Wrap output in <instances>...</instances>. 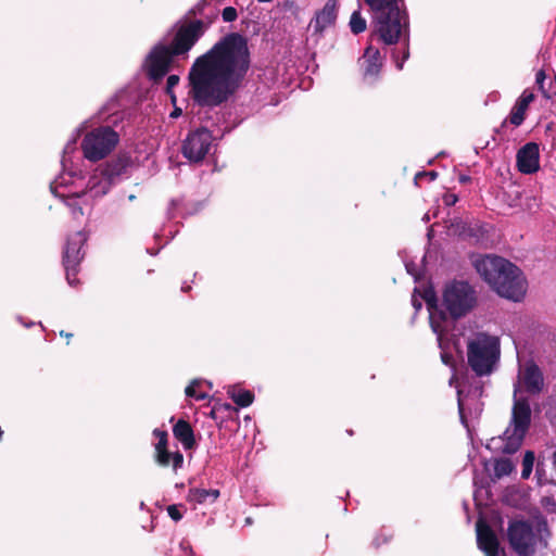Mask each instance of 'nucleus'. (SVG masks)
I'll use <instances>...</instances> for the list:
<instances>
[{"label": "nucleus", "mask_w": 556, "mask_h": 556, "mask_svg": "<svg viewBox=\"0 0 556 556\" xmlns=\"http://www.w3.org/2000/svg\"><path fill=\"white\" fill-rule=\"evenodd\" d=\"M167 514L176 522L182 519V514L179 510V506L176 504L167 506Z\"/></svg>", "instance_id": "72a5a7b5"}, {"label": "nucleus", "mask_w": 556, "mask_h": 556, "mask_svg": "<svg viewBox=\"0 0 556 556\" xmlns=\"http://www.w3.org/2000/svg\"><path fill=\"white\" fill-rule=\"evenodd\" d=\"M364 76L377 77L381 71L382 58L379 49L368 46L363 55Z\"/></svg>", "instance_id": "4be33fe9"}, {"label": "nucleus", "mask_w": 556, "mask_h": 556, "mask_svg": "<svg viewBox=\"0 0 556 556\" xmlns=\"http://www.w3.org/2000/svg\"><path fill=\"white\" fill-rule=\"evenodd\" d=\"M494 478L501 479L509 476L515 470V465L509 458L494 459Z\"/></svg>", "instance_id": "393cba45"}, {"label": "nucleus", "mask_w": 556, "mask_h": 556, "mask_svg": "<svg viewBox=\"0 0 556 556\" xmlns=\"http://www.w3.org/2000/svg\"><path fill=\"white\" fill-rule=\"evenodd\" d=\"M392 539V534H387V533H379L375 540H374V545L376 547H379L381 544H386L388 543L390 540Z\"/></svg>", "instance_id": "f704fd0d"}, {"label": "nucleus", "mask_w": 556, "mask_h": 556, "mask_svg": "<svg viewBox=\"0 0 556 556\" xmlns=\"http://www.w3.org/2000/svg\"><path fill=\"white\" fill-rule=\"evenodd\" d=\"M506 123H507V119H505V121L503 122L502 127H504V126L506 125Z\"/></svg>", "instance_id": "c03bdc74"}, {"label": "nucleus", "mask_w": 556, "mask_h": 556, "mask_svg": "<svg viewBox=\"0 0 556 556\" xmlns=\"http://www.w3.org/2000/svg\"><path fill=\"white\" fill-rule=\"evenodd\" d=\"M525 390L530 394H539L544 388V377L540 367L534 362L526 364L522 372Z\"/></svg>", "instance_id": "dca6fc26"}, {"label": "nucleus", "mask_w": 556, "mask_h": 556, "mask_svg": "<svg viewBox=\"0 0 556 556\" xmlns=\"http://www.w3.org/2000/svg\"><path fill=\"white\" fill-rule=\"evenodd\" d=\"M552 532L547 520L513 519L507 526V541L518 556H534L540 548H546Z\"/></svg>", "instance_id": "20e7f679"}, {"label": "nucleus", "mask_w": 556, "mask_h": 556, "mask_svg": "<svg viewBox=\"0 0 556 556\" xmlns=\"http://www.w3.org/2000/svg\"><path fill=\"white\" fill-rule=\"evenodd\" d=\"M199 384V382L197 380L192 381V383H190L186 390H185V393L188 397H193L197 401H203L207 397V394L204 393V392H198L195 390V387Z\"/></svg>", "instance_id": "c85d7f7f"}, {"label": "nucleus", "mask_w": 556, "mask_h": 556, "mask_svg": "<svg viewBox=\"0 0 556 556\" xmlns=\"http://www.w3.org/2000/svg\"><path fill=\"white\" fill-rule=\"evenodd\" d=\"M136 197L134 194L129 195V200H134Z\"/></svg>", "instance_id": "37998d69"}, {"label": "nucleus", "mask_w": 556, "mask_h": 556, "mask_svg": "<svg viewBox=\"0 0 556 556\" xmlns=\"http://www.w3.org/2000/svg\"><path fill=\"white\" fill-rule=\"evenodd\" d=\"M544 79H545V73H544V71H539V72L536 73V83H538L540 86H542V84H543Z\"/></svg>", "instance_id": "4c0bfd02"}, {"label": "nucleus", "mask_w": 556, "mask_h": 556, "mask_svg": "<svg viewBox=\"0 0 556 556\" xmlns=\"http://www.w3.org/2000/svg\"><path fill=\"white\" fill-rule=\"evenodd\" d=\"M230 397L238 406L248 407L254 401V393L250 390L232 391Z\"/></svg>", "instance_id": "a878e982"}, {"label": "nucleus", "mask_w": 556, "mask_h": 556, "mask_svg": "<svg viewBox=\"0 0 556 556\" xmlns=\"http://www.w3.org/2000/svg\"><path fill=\"white\" fill-rule=\"evenodd\" d=\"M517 168L522 174H533L539 167L540 150L535 142L526 143L517 152Z\"/></svg>", "instance_id": "4468645a"}, {"label": "nucleus", "mask_w": 556, "mask_h": 556, "mask_svg": "<svg viewBox=\"0 0 556 556\" xmlns=\"http://www.w3.org/2000/svg\"><path fill=\"white\" fill-rule=\"evenodd\" d=\"M477 303V292L467 281L453 280L443 290L442 306L446 309V319L458 320L465 317Z\"/></svg>", "instance_id": "39448f33"}, {"label": "nucleus", "mask_w": 556, "mask_h": 556, "mask_svg": "<svg viewBox=\"0 0 556 556\" xmlns=\"http://www.w3.org/2000/svg\"><path fill=\"white\" fill-rule=\"evenodd\" d=\"M179 76L178 75H169L166 80V93L169 94L173 103L176 102V96L173 92V89L178 85Z\"/></svg>", "instance_id": "c756f323"}, {"label": "nucleus", "mask_w": 556, "mask_h": 556, "mask_svg": "<svg viewBox=\"0 0 556 556\" xmlns=\"http://www.w3.org/2000/svg\"><path fill=\"white\" fill-rule=\"evenodd\" d=\"M535 455L532 451H527L522 459L521 478L528 479L532 472Z\"/></svg>", "instance_id": "cd10ccee"}, {"label": "nucleus", "mask_w": 556, "mask_h": 556, "mask_svg": "<svg viewBox=\"0 0 556 556\" xmlns=\"http://www.w3.org/2000/svg\"><path fill=\"white\" fill-rule=\"evenodd\" d=\"M458 180L460 184L466 185L471 180V178L467 175H460Z\"/></svg>", "instance_id": "58836bf2"}, {"label": "nucleus", "mask_w": 556, "mask_h": 556, "mask_svg": "<svg viewBox=\"0 0 556 556\" xmlns=\"http://www.w3.org/2000/svg\"><path fill=\"white\" fill-rule=\"evenodd\" d=\"M526 434L522 432H516L515 430L508 427L503 437H498L497 439L492 438L491 443L486 445L488 448H492L491 444L501 441L503 444L501 446L495 447L503 454H515L522 445L523 439Z\"/></svg>", "instance_id": "f3484780"}, {"label": "nucleus", "mask_w": 556, "mask_h": 556, "mask_svg": "<svg viewBox=\"0 0 556 556\" xmlns=\"http://www.w3.org/2000/svg\"><path fill=\"white\" fill-rule=\"evenodd\" d=\"M533 100L534 94L532 92H528L527 90L522 92L510 111L508 121L511 125L518 127L523 123L526 112Z\"/></svg>", "instance_id": "5701e85b"}, {"label": "nucleus", "mask_w": 556, "mask_h": 556, "mask_svg": "<svg viewBox=\"0 0 556 556\" xmlns=\"http://www.w3.org/2000/svg\"><path fill=\"white\" fill-rule=\"evenodd\" d=\"M478 274L502 298L519 302L527 288L521 270L508 260L486 255L475 262Z\"/></svg>", "instance_id": "7ed1b4c3"}, {"label": "nucleus", "mask_w": 556, "mask_h": 556, "mask_svg": "<svg viewBox=\"0 0 556 556\" xmlns=\"http://www.w3.org/2000/svg\"><path fill=\"white\" fill-rule=\"evenodd\" d=\"M87 236L83 231H76L68 236L62 253V264L65 270V277L70 286L77 287L80 281L77 275L80 270V264L85 257V243Z\"/></svg>", "instance_id": "6e6552de"}, {"label": "nucleus", "mask_w": 556, "mask_h": 556, "mask_svg": "<svg viewBox=\"0 0 556 556\" xmlns=\"http://www.w3.org/2000/svg\"><path fill=\"white\" fill-rule=\"evenodd\" d=\"M425 301L429 312V319L432 330L441 334L444 330L443 323L446 321V309L440 306L435 294H426Z\"/></svg>", "instance_id": "6ab92c4d"}, {"label": "nucleus", "mask_w": 556, "mask_h": 556, "mask_svg": "<svg viewBox=\"0 0 556 556\" xmlns=\"http://www.w3.org/2000/svg\"><path fill=\"white\" fill-rule=\"evenodd\" d=\"M174 438L181 443L185 450H193L197 446L194 431L189 421L179 419L173 426Z\"/></svg>", "instance_id": "412c9836"}, {"label": "nucleus", "mask_w": 556, "mask_h": 556, "mask_svg": "<svg viewBox=\"0 0 556 556\" xmlns=\"http://www.w3.org/2000/svg\"><path fill=\"white\" fill-rule=\"evenodd\" d=\"M207 0L199 1L194 7L188 11V16L204 15V9Z\"/></svg>", "instance_id": "473e14b6"}, {"label": "nucleus", "mask_w": 556, "mask_h": 556, "mask_svg": "<svg viewBox=\"0 0 556 556\" xmlns=\"http://www.w3.org/2000/svg\"><path fill=\"white\" fill-rule=\"evenodd\" d=\"M350 28H351V31L354 34V35H358V34H362L366 30L367 28V22L366 20L362 16V13L359 10H356L352 13L351 15V18H350Z\"/></svg>", "instance_id": "bb28decb"}, {"label": "nucleus", "mask_w": 556, "mask_h": 556, "mask_svg": "<svg viewBox=\"0 0 556 556\" xmlns=\"http://www.w3.org/2000/svg\"><path fill=\"white\" fill-rule=\"evenodd\" d=\"M500 355L497 338L479 334L467 344L468 364L479 377L490 375Z\"/></svg>", "instance_id": "423d86ee"}, {"label": "nucleus", "mask_w": 556, "mask_h": 556, "mask_svg": "<svg viewBox=\"0 0 556 556\" xmlns=\"http://www.w3.org/2000/svg\"><path fill=\"white\" fill-rule=\"evenodd\" d=\"M222 17L224 22H233L238 17V12L233 7H226L222 12Z\"/></svg>", "instance_id": "2f4dec72"}, {"label": "nucleus", "mask_w": 556, "mask_h": 556, "mask_svg": "<svg viewBox=\"0 0 556 556\" xmlns=\"http://www.w3.org/2000/svg\"><path fill=\"white\" fill-rule=\"evenodd\" d=\"M422 177H427V178H429V180H430V181H433V180H435V179H437V177H438V173H437V172H434V170H430V172H419V173H417V174H416V176H415V180H418V179H420V178H422Z\"/></svg>", "instance_id": "c9c22d12"}, {"label": "nucleus", "mask_w": 556, "mask_h": 556, "mask_svg": "<svg viewBox=\"0 0 556 556\" xmlns=\"http://www.w3.org/2000/svg\"><path fill=\"white\" fill-rule=\"evenodd\" d=\"M67 205L72 211V214L75 218H78L84 214L83 207L77 202V197H73L67 201Z\"/></svg>", "instance_id": "7c9ffc66"}, {"label": "nucleus", "mask_w": 556, "mask_h": 556, "mask_svg": "<svg viewBox=\"0 0 556 556\" xmlns=\"http://www.w3.org/2000/svg\"><path fill=\"white\" fill-rule=\"evenodd\" d=\"M250 66L247 37L228 33L193 62L188 74V94L199 106H219L237 92Z\"/></svg>", "instance_id": "f257e3e1"}, {"label": "nucleus", "mask_w": 556, "mask_h": 556, "mask_svg": "<svg viewBox=\"0 0 556 556\" xmlns=\"http://www.w3.org/2000/svg\"><path fill=\"white\" fill-rule=\"evenodd\" d=\"M168 46L156 45L147 56L146 66L147 75L154 83H159L169 72L173 58Z\"/></svg>", "instance_id": "9b49d317"}, {"label": "nucleus", "mask_w": 556, "mask_h": 556, "mask_svg": "<svg viewBox=\"0 0 556 556\" xmlns=\"http://www.w3.org/2000/svg\"><path fill=\"white\" fill-rule=\"evenodd\" d=\"M458 198L455 194H447L444 198V201L447 205H454L457 202Z\"/></svg>", "instance_id": "e433bc0d"}, {"label": "nucleus", "mask_w": 556, "mask_h": 556, "mask_svg": "<svg viewBox=\"0 0 556 556\" xmlns=\"http://www.w3.org/2000/svg\"><path fill=\"white\" fill-rule=\"evenodd\" d=\"M131 157L127 153H119L116 157L109 161L103 167L101 174L110 182H114L116 178L126 173L131 165Z\"/></svg>", "instance_id": "aec40b11"}, {"label": "nucleus", "mask_w": 556, "mask_h": 556, "mask_svg": "<svg viewBox=\"0 0 556 556\" xmlns=\"http://www.w3.org/2000/svg\"><path fill=\"white\" fill-rule=\"evenodd\" d=\"M152 434L157 439L154 445V460L163 468L172 466L174 472H177L184 465V455L177 450L170 452L168 450V433L159 428L154 429Z\"/></svg>", "instance_id": "f8f14e48"}, {"label": "nucleus", "mask_w": 556, "mask_h": 556, "mask_svg": "<svg viewBox=\"0 0 556 556\" xmlns=\"http://www.w3.org/2000/svg\"><path fill=\"white\" fill-rule=\"evenodd\" d=\"M219 496V491L214 489H190L189 498L198 504H204L207 501L215 502Z\"/></svg>", "instance_id": "b1692460"}, {"label": "nucleus", "mask_w": 556, "mask_h": 556, "mask_svg": "<svg viewBox=\"0 0 556 556\" xmlns=\"http://www.w3.org/2000/svg\"><path fill=\"white\" fill-rule=\"evenodd\" d=\"M217 12L215 11L208 18L207 22L203 20H193L182 24L174 35V38L168 46L172 53L176 56L184 55L189 52L192 47L200 40L205 34L208 26L217 18Z\"/></svg>", "instance_id": "1a4fd4ad"}, {"label": "nucleus", "mask_w": 556, "mask_h": 556, "mask_svg": "<svg viewBox=\"0 0 556 556\" xmlns=\"http://www.w3.org/2000/svg\"><path fill=\"white\" fill-rule=\"evenodd\" d=\"M224 407H225L226 409H231V408H232V406H231L230 404H225V405H224Z\"/></svg>", "instance_id": "79ce46f5"}, {"label": "nucleus", "mask_w": 556, "mask_h": 556, "mask_svg": "<svg viewBox=\"0 0 556 556\" xmlns=\"http://www.w3.org/2000/svg\"><path fill=\"white\" fill-rule=\"evenodd\" d=\"M369 8L371 14L372 40L386 46L403 41V55L400 60L395 53L393 59L399 71L403 70L404 62L409 58V18L403 0H362Z\"/></svg>", "instance_id": "f03ea898"}, {"label": "nucleus", "mask_w": 556, "mask_h": 556, "mask_svg": "<svg viewBox=\"0 0 556 556\" xmlns=\"http://www.w3.org/2000/svg\"><path fill=\"white\" fill-rule=\"evenodd\" d=\"M119 142V135L110 126H99L88 131L80 148L84 156L90 162L106 157Z\"/></svg>", "instance_id": "0eeeda50"}, {"label": "nucleus", "mask_w": 556, "mask_h": 556, "mask_svg": "<svg viewBox=\"0 0 556 556\" xmlns=\"http://www.w3.org/2000/svg\"><path fill=\"white\" fill-rule=\"evenodd\" d=\"M477 544L485 556H498L500 541L493 529L483 521L477 522Z\"/></svg>", "instance_id": "2eb2a0df"}, {"label": "nucleus", "mask_w": 556, "mask_h": 556, "mask_svg": "<svg viewBox=\"0 0 556 556\" xmlns=\"http://www.w3.org/2000/svg\"><path fill=\"white\" fill-rule=\"evenodd\" d=\"M530 425L531 407L528 399H516L511 409L510 429L527 434Z\"/></svg>", "instance_id": "ddd939ff"}, {"label": "nucleus", "mask_w": 556, "mask_h": 556, "mask_svg": "<svg viewBox=\"0 0 556 556\" xmlns=\"http://www.w3.org/2000/svg\"><path fill=\"white\" fill-rule=\"evenodd\" d=\"M181 115V109L175 108L174 111L170 113V117H178Z\"/></svg>", "instance_id": "ea45409f"}, {"label": "nucleus", "mask_w": 556, "mask_h": 556, "mask_svg": "<svg viewBox=\"0 0 556 556\" xmlns=\"http://www.w3.org/2000/svg\"><path fill=\"white\" fill-rule=\"evenodd\" d=\"M212 141V132L205 127H200L188 134L182 142L181 153L190 162L200 163L208 153Z\"/></svg>", "instance_id": "9d476101"}, {"label": "nucleus", "mask_w": 556, "mask_h": 556, "mask_svg": "<svg viewBox=\"0 0 556 556\" xmlns=\"http://www.w3.org/2000/svg\"><path fill=\"white\" fill-rule=\"evenodd\" d=\"M337 20V1L328 0L324 8L315 14L309 26L315 33L321 34L328 26L334 24Z\"/></svg>", "instance_id": "a211bd4d"}, {"label": "nucleus", "mask_w": 556, "mask_h": 556, "mask_svg": "<svg viewBox=\"0 0 556 556\" xmlns=\"http://www.w3.org/2000/svg\"><path fill=\"white\" fill-rule=\"evenodd\" d=\"M60 336H61V337H65V338L67 339V341L73 337V334H72V333H70V332H65V331H63V330H62V331H60Z\"/></svg>", "instance_id": "a19ab883"}]
</instances>
